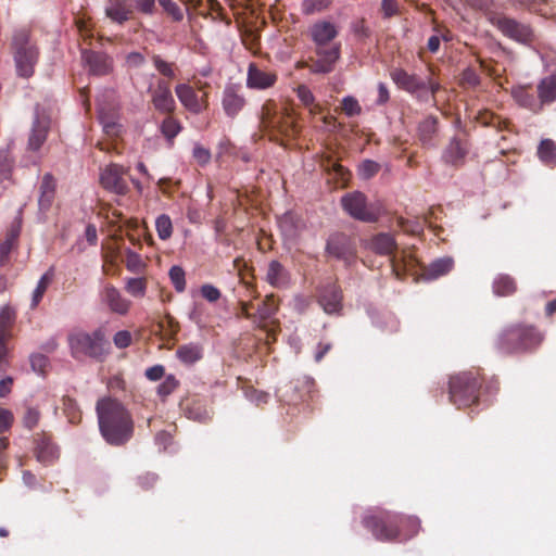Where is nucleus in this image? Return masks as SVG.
I'll return each mask as SVG.
<instances>
[{
  "label": "nucleus",
  "mask_w": 556,
  "mask_h": 556,
  "mask_svg": "<svg viewBox=\"0 0 556 556\" xmlns=\"http://www.w3.org/2000/svg\"><path fill=\"white\" fill-rule=\"evenodd\" d=\"M99 427L103 438L113 445L130 439L134 424L125 407L116 400L105 397L97 403Z\"/></svg>",
  "instance_id": "obj_1"
},
{
  "label": "nucleus",
  "mask_w": 556,
  "mask_h": 556,
  "mask_svg": "<svg viewBox=\"0 0 556 556\" xmlns=\"http://www.w3.org/2000/svg\"><path fill=\"white\" fill-rule=\"evenodd\" d=\"M480 377L471 371L457 374L450 379V400L458 407L470 406L478 401Z\"/></svg>",
  "instance_id": "obj_2"
},
{
  "label": "nucleus",
  "mask_w": 556,
  "mask_h": 556,
  "mask_svg": "<svg viewBox=\"0 0 556 556\" xmlns=\"http://www.w3.org/2000/svg\"><path fill=\"white\" fill-rule=\"evenodd\" d=\"M12 48L17 74L25 78L30 77L38 61V50L30 42L27 29L23 28L14 33Z\"/></svg>",
  "instance_id": "obj_3"
},
{
  "label": "nucleus",
  "mask_w": 556,
  "mask_h": 556,
  "mask_svg": "<svg viewBox=\"0 0 556 556\" xmlns=\"http://www.w3.org/2000/svg\"><path fill=\"white\" fill-rule=\"evenodd\" d=\"M68 343L74 357H101L108 352L109 342L102 330L92 333L76 331L70 334Z\"/></svg>",
  "instance_id": "obj_4"
},
{
  "label": "nucleus",
  "mask_w": 556,
  "mask_h": 556,
  "mask_svg": "<svg viewBox=\"0 0 556 556\" xmlns=\"http://www.w3.org/2000/svg\"><path fill=\"white\" fill-rule=\"evenodd\" d=\"M400 515L393 513H381L364 518V526L379 541H394L401 539Z\"/></svg>",
  "instance_id": "obj_5"
},
{
  "label": "nucleus",
  "mask_w": 556,
  "mask_h": 556,
  "mask_svg": "<svg viewBox=\"0 0 556 556\" xmlns=\"http://www.w3.org/2000/svg\"><path fill=\"white\" fill-rule=\"evenodd\" d=\"M262 126L265 129L277 130L280 134L290 136L294 134V119L287 112L274 110V104L267 103L262 110Z\"/></svg>",
  "instance_id": "obj_6"
},
{
  "label": "nucleus",
  "mask_w": 556,
  "mask_h": 556,
  "mask_svg": "<svg viewBox=\"0 0 556 556\" xmlns=\"http://www.w3.org/2000/svg\"><path fill=\"white\" fill-rule=\"evenodd\" d=\"M529 334L531 342H542L543 334L540 333L535 328L531 326H516L506 329L498 339L500 349L504 352L511 353L520 351L521 344H519L522 336Z\"/></svg>",
  "instance_id": "obj_7"
},
{
  "label": "nucleus",
  "mask_w": 556,
  "mask_h": 556,
  "mask_svg": "<svg viewBox=\"0 0 556 556\" xmlns=\"http://www.w3.org/2000/svg\"><path fill=\"white\" fill-rule=\"evenodd\" d=\"M175 93L181 105L192 114H200L208 106L206 92L199 96L188 84H178L175 87Z\"/></svg>",
  "instance_id": "obj_8"
},
{
  "label": "nucleus",
  "mask_w": 556,
  "mask_h": 556,
  "mask_svg": "<svg viewBox=\"0 0 556 556\" xmlns=\"http://www.w3.org/2000/svg\"><path fill=\"white\" fill-rule=\"evenodd\" d=\"M344 211L352 217L363 222H374L376 214L366 204V198L361 192L346 194L341 200Z\"/></svg>",
  "instance_id": "obj_9"
},
{
  "label": "nucleus",
  "mask_w": 556,
  "mask_h": 556,
  "mask_svg": "<svg viewBox=\"0 0 556 556\" xmlns=\"http://www.w3.org/2000/svg\"><path fill=\"white\" fill-rule=\"evenodd\" d=\"M494 24L505 36L518 42L530 43L534 38L533 31L529 26L520 24L515 20L500 17L494 21Z\"/></svg>",
  "instance_id": "obj_10"
},
{
  "label": "nucleus",
  "mask_w": 556,
  "mask_h": 556,
  "mask_svg": "<svg viewBox=\"0 0 556 556\" xmlns=\"http://www.w3.org/2000/svg\"><path fill=\"white\" fill-rule=\"evenodd\" d=\"M317 60L309 66L314 74H328L333 71L337 61L340 59V45L336 43L330 49L317 47Z\"/></svg>",
  "instance_id": "obj_11"
},
{
  "label": "nucleus",
  "mask_w": 556,
  "mask_h": 556,
  "mask_svg": "<svg viewBox=\"0 0 556 556\" xmlns=\"http://www.w3.org/2000/svg\"><path fill=\"white\" fill-rule=\"evenodd\" d=\"M151 102L153 108L162 114H170L176 109L170 88L164 80H159L155 88L151 90Z\"/></svg>",
  "instance_id": "obj_12"
},
{
  "label": "nucleus",
  "mask_w": 556,
  "mask_h": 556,
  "mask_svg": "<svg viewBox=\"0 0 556 556\" xmlns=\"http://www.w3.org/2000/svg\"><path fill=\"white\" fill-rule=\"evenodd\" d=\"M124 169L123 167L112 164L106 166L100 174L101 185L117 194H125L127 191V185L123 179Z\"/></svg>",
  "instance_id": "obj_13"
},
{
  "label": "nucleus",
  "mask_w": 556,
  "mask_h": 556,
  "mask_svg": "<svg viewBox=\"0 0 556 556\" xmlns=\"http://www.w3.org/2000/svg\"><path fill=\"white\" fill-rule=\"evenodd\" d=\"M277 81L275 72L263 71L254 63H250L247 74V87L250 89H268Z\"/></svg>",
  "instance_id": "obj_14"
},
{
  "label": "nucleus",
  "mask_w": 556,
  "mask_h": 556,
  "mask_svg": "<svg viewBox=\"0 0 556 556\" xmlns=\"http://www.w3.org/2000/svg\"><path fill=\"white\" fill-rule=\"evenodd\" d=\"M49 129L50 118L46 115L37 114L30 128L28 149L31 151H38L47 140Z\"/></svg>",
  "instance_id": "obj_15"
},
{
  "label": "nucleus",
  "mask_w": 556,
  "mask_h": 556,
  "mask_svg": "<svg viewBox=\"0 0 556 556\" xmlns=\"http://www.w3.org/2000/svg\"><path fill=\"white\" fill-rule=\"evenodd\" d=\"M102 301L111 312L125 315L130 307V302L113 286H106L102 291Z\"/></svg>",
  "instance_id": "obj_16"
},
{
  "label": "nucleus",
  "mask_w": 556,
  "mask_h": 556,
  "mask_svg": "<svg viewBox=\"0 0 556 556\" xmlns=\"http://www.w3.org/2000/svg\"><path fill=\"white\" fill-rule=\"evenodd\" d=\"M222 104L228 116H236L245 105L244 97L233 86H228L223 92Z\"/></svg>",
  "instance_id": "obj_17"
},
{
  "label": "nucleus",
  "mask_w": 556,
  "mask_h": 556,
  "mask_svg": "<svg viewBox=\"0 0 556 556\" xmlns=\"http://www.w3.org/2000/svg\"><path fill=\"white\" fill-rule=\"evenodd\" d=\"M56 191L55 179L51 174H46L39 186L38 205L41 212H47L53 204Z\"/></svg>",
  "instance_id": "obj_18"
},
{
  "label": "nucleus",
  "mask_w": 556,
  "mask_h": 556,
  "mask_svg": "<svg viewBox=\"0 0 556 556\" xmlns=\"http://www.w3.org/2000/svg\"><path fill=\"white\" fill-rule=\"evenodd\" d=\"M311 35L317 47H324L337 37L338 29L334 24L324 21L312 26Z\"/></svg>",
  "instance_id": "obj_19"
},
{
  "label": "nucleus",
  "mask_w": 556,
  "mask_h": 556,
  "mask_svg": "<svg viewBox=\"0 0 556 556\" xmlns=\"http://www.w3.org/2000/svg\"><path fill=\"white\" fill-rule=\"evenodd\" d=\"M341 292L336 286L325 288L320 294L319 303L328 314L338 313L341 309Z\"/></svg>",
  "instance_id": "obj_20"
},
{
  "label": "nucleus",
  "mask_w": 556,
  "mask_h": 556,
  "mask_svg": "<svg viewBox=\"0 0 556 556\" xmlns=\"http://www.w3.org/2000/svg\"><path fill=\"white\" fill-rule=\"evenodd\" d=\"M60 452L58 446L49 439L41 438L37 442L36 456L42 464H52L59 458Z\"/></svg>",
  "instance_id": "obj_21"
},
{
  "label": "nucleus",
  "mask_w": 556,
  "mask_h": 556,
  "mask_svg": "<svg viewBox=\"0 0 556 556\" xmlns=\"http://www.w3.org/2000/svg\"><path fill=\"white\" fill-rule=\"evenodd\" d=\"M203 356V348L199 343H187L178 346L176 357L185 365H192Z\"/></svg>",
  "instance_id": "obj_22"
},
{
  "label": "nucleus",
  "mask_w": 556,
  "mask_h": 556,
  "mask_svg": "<svg viewBox=\"0 0 556 556\" xmlns=\"http://www.w3.org/2000/svg\"><path fill=\"white\" fill-rule=\"evenodd\" d=\"M391 78L400 88L409 92H414L422 87V83L417 76L410 75L401 68L392 71Z\"/></svg>",
  "instance_id": "obj_23"
},
{
  "label": "nucleus",
  "mask_w": 556,
  "mask_h": 556,
  "mask_svg": "<svg viewBox=\"0 0 556 556\" xmlns=\"http://www.w3.org/2000/svg\"><path fill=\"white\" fill-rule=\"evenodd\" d=\"M369 248L378 254L391 255L396 249V243L391 235L379 233L370 239Z\"/></svg>",
  "instance_id": "obj_24"
},
{
  "label": "nucleus",
  "mask_w": 556,
  "mask_h": 556,
  "mask_svg": "<svg viewBox=\"0 0 556 556\" xmlns=\"http://www.w3.org/2000/svg\"><path fill=\"white\" fill-rule=\"evenodd\" d=\"M288 273L285 267L278 261H271L268 264L266 273V281L275 287L280 288L288 283Z\"/></svg>",
  "instance_id": "obj_25"
},
{
  "label": "nucleus",
  "mask_w": 556,
  "mask_h": 556,
  "mask_svg": "<svg viewBox=\"0 0 556 556\" xmlns=\"http://www.w3.org/2000/svg\"><path fill=\"white\" fill-rule=\"evenodd\" d=\"M84 60L96 75H104L111 70V61L103 54L88 52L84 54Z\"/></svg>",
  "instance_id": "obj_26"
},
{
  "label": "nucleus",
  "mask_w": 556,
  "mask_h": 556,
  "mask_svg": "<svg viewBox=\"0 0 556 556\" xmlns=\"http://www.w3.org/2000/svg\"><path fill=\"white\" fill-rule=\"evenodd\" d=\"M131 14V10L121 0H112L105 8V15L118 24L126 22Z\"/></svg>",
  "instance_id": "obj_27"
},
{
  "label": "nucleus",
  "mask_w": 556,
  "mask_h": 556,
  "mask_svg": "<svg viewBox=\"0 0 556 556\" xmlns=\"http://www.w3.org/2000/svg\"><path fill=\"white\" fill-rule=\"evenodd\" d=\"M538 94L542 103H551L556 99V75L543 78L538 86Z\"/></svg>",
  "instance_id": "obj_28"
},
{
  "label": "nucleus",
  "mask_w": 556,
  "mask_h": 556,
  "mask_svg": "<svg viewBox=\"0 0 556 556\" xmlns=\"http://www.w3.org/2000/svg\"><path fill=\"white\" fill-rule=\"evenodd\" d=\"M399 522L401 530L400 540H408L415 536L420 530V520L417 517L400 515Z\"/></svg>",
  "instance_id": "obj_29"
},
{
  "label": "nucleus",
  "mask_w": 556,
  "mask_h": 556,
  "mask_svg": "<svg viewBox=\"0 0 556 556\" xmlns=\"http://www.w3.org/2000/svg\"><path fill=\"white\" fill-rule=\"evenodd\" d=\"M515 280L507 275H500L493 281V291L496 295L508 296L516 292Z\"/></svg>",
  "instance_id": "obj_30"
},
{
  "label": "nucleus",
  "mask_w": 556,
  "mask_h": 556,
  "mask_svg": "<svg viewBox=\"0 0 556 556\" xmlns=\"http://www.w3.org/2000/svg\"><path fill=\"white\" fill-rule=\"evenodd\" d=\"M15 316V311L11 306L4 305L0 308V337H11Z\"/></svg>",
  "instance_id": "obj_31"
},
{
  "label": "nucleus",
  "mask_w": 556,
  "mask_h": 556,
  "mask_svg": "<svg viewBox=\"0 0 556 556\" xmlns=\"http://www.w3.org/2000/svg\"><path fill=\"white\" fill-rule=\"evenodd\" d=\"M453 264L450 257L437 260L429 265L427 275L430 279H437L447 274L453 268Z\"/></svg>",
  "instance_id": "obj_32"
},
{
  "label": "nucleus",
  "mask_w": 556,
  "mask_h": 556,
  "mask_svg": "<svg viewBox=\"0 0 556 556\" xmlns=\"http://www.w3.org/2000/svg\"><path fill=\"white\" fill-rule=\"evenodd\" d=\"M538 155L541 161H543L546 164H554L556 163V144L551 139H544L541 141L539 149H538Z\"/></svg>",
  "instance_id": "obj_33"
},
{
  "label": "nucleus",
  "mask_w": 556,
  "mask_h": 556,
  "mask_svg": "<svg viewBox=\"0 0 556 556\" xmlns=\"http://www.w3.org/2000/svg\"><path fill=\"white\" fill-rule=\"evenodd\" d=\"M52 278H53V270L52 269H49L47 273H45L41 278L39 279L38 283H37V287L36 289L34 290L33 292V298H31V306L33 307H36L39 302L41 301L45 292L47 291L50 282L52 281Z\"/></svg>",
  "instance_id": "obj_34"
},
{
  "label": "nucleus",
  "mask_w": 556,
  "mask_h": 556,
  "mask_svg": "<svg viewBox=\"0 0 556 556\" xmlns=\"http://www.w3.org/2000/svg\"><path fill=\"white\" fill-rule=\"evenodd\" d=\"M466 154V149L463 147L459 140L453 139L447 147L444 157L446 162L457 164L460 162Z\"/></svg>",
  "instance_id": "obj_35"
},
{
  "label": "nucleus",
  "mask_w": 556,
  "mask_h": 556,
  "mask_svg": "<svg viewBox=\"0 0 556 556\" xmlns=\"http://www.w3.org/2000/svg\"><path fill=\"white\" fill-rule=\"evenodd\" d=\"M155 228L161 240H167L173 233V224L170 217L166 214L160 215L155 220Z\"/></svg>",
  "instance_id": "obj_36"
},
{
  "label": "nucleus",
  "mask_w": 556,
  "mask_h": 556,
  "mask_svg": "<svg viewBox=\"0 0 556 556\" xmlns=\"http://www.w3.org/2000/svg\"><path fill=\"white\" fill-rule=\"evenodd\" d=\"M63 412L71 424H77L81 419V412L76 402L71 397L63 399Z\"/></svg>",
  "instance_id": "obj_37"
},
{
  "label": "nucleus",
  "mask_w": 556,
  "mask_h": 556,
  "mask_svg": "<svg viewBox=\"0 0 556 556\" xmlns=\"http://www.w3.org/2000/svg\"><path fill=\"white\" fill-rule=\"evenodd\" d=\"M169 278L177 292H184L186 289L185 270L180 266H172L169 269Z\"/></svg>",
  "instance_id": "obj_38"
},
{
  "label": "nucleus",
  "mask_w": 556,
  "mask_h": 556,
  "mask_svg": "<svg viewBox=\"0 0 556 556\" xmlns=\"http://www.w3.org/2000/svg\"><path fill=\"white\" fill-rule=\"evenodd\" d=\"M180 130V123L170 116L165 118L161 125V131L168 140H173Z\"/></svg>",
  "instance_id": "obj_39"
},
{
  "label": "nucleus",
  "mask_w": 556,
  "mask_h": 556,
  "mask_svg": "<svg viewBox=\"0 0 556 556\" xmlns=\"http://www.w3.org/2000/svg\"><path fill=\"white\" fill-rule=\"evenodd\" d=\"M511 96L514 99L525 108H532L534 99L532 94L528 92V89L522 86H517L511 89Z\"/></svg>",
  "instance_id": "obj_40"
},
{
  "label": "nucleus",
  "mask_w": 556,
  "mask_h": 556,
  "mask_svg": "<svg viewBox=\"0 0 556 556\" xmlns=\"http://www.w3.org/2000/svg\"><path fill=\"white\" fill-rule=\"evenodd\" d=\"M179 387V381L174 375H167L164 381L157 387V394L166 397Z\"/></svg>",
  "instance_id": "obj_41"
},
{
  "label": "nucleus",
  "mask_w": 556,
  "mask_h": 556,
  "mask_svg": "<svg viewBox=\"0 0 556 556\" xmlns=\"http://www.w3.org/2000/svg\"><path fill=\"white\" fill-rule=\"evenodd\" d=\"M126 290L134 296H143L146 293V280L143 278H130L127 280Z\"/></svg>",
  "instance_id": "obj_42"
},
{
  "label": "nucleus",
  "mask_w": 556,
  "mask_h": 556,
  "mask_svg": "<svg viewBox=\"0 0 556 556\" xmlns=\"http://www.w3.org/2000/svg\"><path fill=\"white\" fill-rule=\"evenodd\" d=\"M17 235H10L1 244H0V265H4L8 260L12 249L15 245Z\"/></svg>",
  "instance_id": "obj_43"
},
{
  "label": "nucleus",
  "mask_w": 556,
  "mask_h": 556,
  "mask_svg": "<svg viewBox=\"0 0 556 556\" xmlns=\"http://www.w3.org/2000/svg\"><path fill=\"white\" fill-rule=\"evenodd\" d=\"M342 110L350 117L359 115L362 112V108L358 101L351 96L344 97L342 99Z\"/></svg>",
  "instance_id": "obj_44"
},
{
  "label": "nucleus",
  "mask_w": 556,
  "mask_h": 556,
  "mask_svg": "<svg viewBox=\"0 0 556 556\" xmlns=\"http://www.w3.org/2000/svg\"><path fill=\"white\" fill-rule=\"evenodd\" d=\"M379 168L378 163L366 160L358 166V175L363 179H369L379 172Z\"/></svg>",
  "instance_id": "obj_45"
},
{
  "label": "nucleus",
  "mask_w": 556,
  "mask_h": 556,
  "mask_svg": "<svg viewBox=\"0 0 556 556\" xmlns=\"http://www.w3.org/2000/svg\"><path fill=\"white\" fill-rule=\"evenodd\" d=\"M159 3L174 21L180 22L184 18L182 11L173 0H159Z\"/></svg>",
  "instance_id": "obj_46"
},
{
  "label": "nucleus",
  "mask_w": 556,
  "mask_h": 556,
  "mask_svg": "<svg viewBox=\"0 0 556 556\" xmlns=\"http://www.w3.org/2000/svg\"><path fill=\"white\" fill-rule=\"evenodd\" d=\"M144 263L139 254L128 251L126 254V267L128 270L139 273L142 270Z\"/></svg>",
  "instance_id": "obj_47"
},
{
  "label": "nucleus",
  "mask_w": 556,
  "mask_h": 556,
  "mask_svg": "<svg viewBox=\"0 0 556 556\" xmlns=\"http://www.w3.org/2000/svg\"><path fill=\"white\" fill-rule=\"evenodd\" d=\"M295 92L299 100L306 109L315 102V97L306 85H299Z\"/></svg>",
  "instance_id": "obj_48"
},
{
  "label": "nucleus",
  "mask_w": 556,
  "mask_h": 556,
  "mask_svg": "<svg viewBox=\"0 0 556 556\" xmlns=\"http://www.w3.org/2000/svg\"><path fill=\"white\" fill-rule=\"evenodd\" d=\"M153 60V64L155 66V68L164 76L166 77H174L175 76V72H174V65L172 63H168L166 62L165 60H163L161 56L159 55H154L152 58Z\"/></svg>",
  "instance_id": "obj_49"
},
{
  "label": "nucleus",
  "mask_w": 556,
  "mask_h": 556,
  "mask_svg": "<svg viewBox=\"0 0 556 556\" xmlns=\"http://www.w3.org/2000/svg\"><path fill=\"white\" fill-rule=\"evenodd\" d=\"M192 155L198 164L205 165L211 160V152L208 149L202 147L201 144H195L193 148Z\"/></svg>",
  "instance_id": "obj_50"
},
{
  "label": "nucleus",
  "mask_w": 556,
  "mask_h": 556,
  "mask_svg": "<svg viewBox=\"0 0 556 556\" xmlns=\"http://www.w3.org/2000/svg\"><path fill=\"white\" fill-rule=\"evenodd\" d=\"M39 419H40L39 410L36 408H33V407H29V408H27V410L24 415L23 422L26 428L33 429L38 425Z\"/></svg>",
  "instance_id": "obj_51"
},
{
  "label": "nucleus",
  "mask_w": 556,
  "mask_h": 556,
  "mask_svg": "<svg viewBox=\"0 0 556 556\" xmlns=\"http://www.w3.org/2000/svg\"><path fill=\"white\" fill-rule=\"evenodd\" d=\"M279 227L281 231L288 237H293L296 233L295 230L293 229V215L290 213L285 214L280 218Z\"/></svg>",
  "instance_id": "obj_52"
},
{
  "label": "nucleus",
  "mask_w": 556,
  "mask_h": 556,
  "mask_svg": "<svg viewBox=\"0 0 556 556\" xmlns=\"http://www.w3.org/2000/svg\"><path fill=\"white\" fill-rule=\"evenodd\" d=\"M113 342L116 348L125 349L131 343V333L128 330H121L114 334Z\"/></svg>",
  "instance_id": "obj_53"
},
{
  "label": "nucleus",
  "mask_w": 556,
  "mask_h": 556,
  "mask_svg": "<svg viewBox=\"0 0 556 556\" xmlns=\"http://www.w3.org/2000/svg\"><path fill=\"white\" fill-rule=\"evenodd\" d=\"M201 294L208 302H216L220 298V291L213 285L206 283L201 287Z\"/></svg>",
  "instance_id": "obj_54"
},
{
  "label": "nucleus",
  "mask_w": 556,
  "mask_h": 556,
  "mask_svg": "<svg viewBox=\"0 0 556 556\" xmlns=\"http://www.w3.org/2000/svg\"><path fill=\"white\" fill-rule=\"evenodd\" d=\"M31 367L35 371L43 374L48 367V358L42 354H35L30 358Z\"/></svg>",
  "instance_id": "obj_55"
},
{
  "label": "nucleus",
  "mask_w": 556,
  "mask_h": 556,
  "mask_svg": "<svg viewBox=\"0 0 556 556\" xmlns=\"http://www.w3.org/2000/svg\"><path fill=\"white\" fill-rule=\"evenodd\" d=\"M13 419V414L9 409L0 408V433L11 428Z\"/></svg>",
  "instance_id": "obj_56"
},
{
  "label": "nucleus",
  "mask_w": 556,
  "mask_h": 556,
  "mask_svg": "<svg viewBox=\"0 0 556 556\" xmlns=\"http://www.w3.org/2000/svg\"><path fill=\"white\" fill-rule=\"evenodd\" d=\"M165 367L163 365H154L146 369L144 376L150 381H157L164 377Z\"/></svg>",
  "instance_id": "obj_57"
},
{
  "label": "nucleus",
  "mask_w": 556,
  "mask_h": 556,
  "mask_svg": "<svg viewBox=\"0 0 556 556\" xmlns=\"http://www.w3.org/2000/svg\"><path fill=\"white\" fill-rule=\"evenodd\" d=\"M435 126L437 118L433 116H429L420 124L419 129L422 136L430 138L431 134L435 131Z\"/></svg>",
  "instance_id": "obj_58"
},
{
  "label": "nucleus",
  "mask_w": 556,
  "mask_h": 556,
  "mask_svg": "<svg viewBox=\"0 0 556 556\" xmlns=\"http://www.w3.org/2000/svg\"><path fill=\"white\" fill-rule=\"evenodd\" d=\"M12 162L7 153H0V179L9 178Z\"/></svg>",
  "instance_id": "obj_59"
},
{
  "label": "nucleus",
  "mask_w": 556,
  "mask_h": 556,
  "mask_svg": "<svg viewBox=\"0 0 556 556\" xmlns=\"http://www.w3.org/2000/svg\"><path fill=\"white\" fill-rule=\"evenodd\" d=\"M194 8L200 10H208L210 12H217L222 9L220 4L216 0H197Z\"/></svg>",
  "instance_id": "obj_60"
},
{
  "label": "nucleus",
  "mask_w": 556,
  "mask_h": 556,
  "mask_svg": "<svg viewBox=\"0 0 556 556\" xmlns=\"http://www.w3.org/2000/svg\"><path fill=\"white\" fill-rule=\"evenodd\" d=\"M8 337H0V371H4L8 367V348L5 342Z\"/></svg>",
  "instance_id": "obj_61"
},
{
  "label": "nucleus",
  "mask_w": 556,
  "mask_h": 556,
  "mask_svg": "<svg viewBox=\"0 0 556 556\" xmlns=\"http://www.w3.org/2000/svg\"><path fill=\"white\" fill-rule=\"evenodd\" d=\"M136 8L144 14H152L155 10V0H136Z\"/></svg>",
  "instance_id": "obj_62"
},
{
  "label": "nucleus",
  "mask_w": 556,
  "mask_h": 556,
  "mask_svg": "<svg viewBox=\"0 0 556 556\" xmlns=\"http://www.w3.org/2000/svg\"><path fill=\"white\" fill-rule=\"evenodd\" d=\"M326 4L321 0H304L303 9L306 13H313L314 11H320Z\"/></svg>",
  "instance_id": "obj_63"
},
{
  "label": "nucleus",
  "mask_w": 556,
  "mask_h": 556,
  "mask_svg": "<svg viewBox=\"0 0 556 556\" xmlns=\"http://www.w3.org/2000/svg\"><path fill=\"white\" fill-rule=\"evenodd\" d=\"M332 170L338 179L342 181V184H345L349 179V173L348 170L340 164L333 163Z\"/></svg>",
  "instance_id": "obj_64"
}]
</instances>
